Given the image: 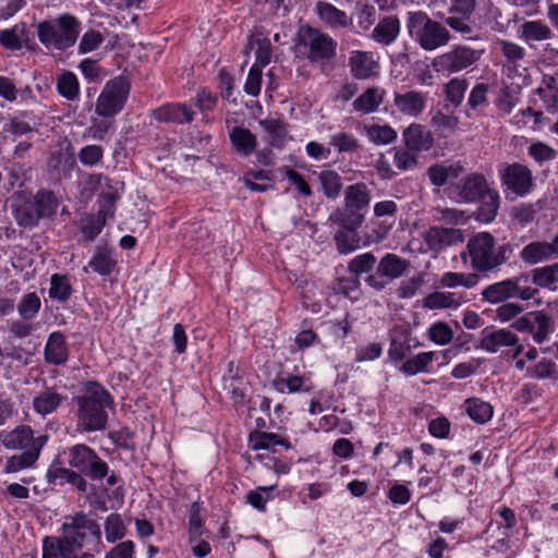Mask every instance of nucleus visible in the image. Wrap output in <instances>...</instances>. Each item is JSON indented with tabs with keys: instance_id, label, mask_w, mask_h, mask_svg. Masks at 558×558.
<instances>
[{
	"instance_id": "1",
	"label": "nucleus",
	"mask_w": 558,
	"mask_h": 558,
	"mask_svg": "<svg viewBox=\"0 0 558 558\" xmlns=\"http://www.w3.org/2000/svg\"><path fill=\"white\" fill-rule=\"evenodd\" d=\"M110 395L96 383H89L84 393L77 398V424L85 432L106 428L108 415L106 409L111 405Z\"/></svg>"
},
{
	"instance_id": "2",
	"label": "nucleus",
	"mask_w": 558,
	"mask_h": 558,
	"mask_svg": "<svg viewBox=\"0 0 558 558\" xmlns=\"http://www.w3.org/2000/svg\"><path fill=\"white\" fill-rule=\"evenodd\" d=\"M63 539L80 554L85 549L81 558H93L94 551H98L101 543L99 524L83 512L65 518L63 524Z\"/></svg>"
},
{
	"instance_id": "3",
	"label": "nucleus",
	"mask_w": 558,
	"mask_h": 558,
	"mask_svg": "<svg viewBox=\"0 0 558 558\" xmlns=\"http://www.w3.org/2000/svg\"><path fill=\"white\" fill-rule=\"evenodd\" d=\"M507 245H497L494 236L488 232H478L469 239L466 252L461 253L463 259L470 257L474 271L483 272L498 268L508 259Z\"/></svg>"
},
{
	"instance_id": "4",
	"label": "nucleus",
	"mask_w": 558,
	"mask_h": 558,
	"mask_svg": "<svg viewBox=\"0 0 558 558\" xmlns=\"http://www.w3.org/2000/svg\"><path fill=\"white\" fill-rule=\"evenodd\" d=\"M407 27L410 36L426 51L445 47L451 40L450 28L432 20L424 11L409 12Z\"/></svg>"
},
{
	"instance_id": "5",
	"label": "nucleus",
	"mask_w": 558,
	"mask_h": 558,
	"mask_svg": "<svg viewBox=\"0 0 558 558\" xmlns=\"http://www.w3.org/2000/svg\"><path fill=\"white\" fill-rule=\"evenodd\" d=\"M80 21L70 14H63L53 21L40 22L37 25L39 41L47 49L65 50L72 47L80 34Z\"/></svg>"
},
{
	"instance_id": "6",
	"label": "nucleus",
	"mask_w": 558,
	"mask_h": 558,
	"mask_svg": "<svg viewBox=\"0 0 558 558\" xmlns=\"http://www.w3.org/2000/svg\"><path fill=\"white\" fill-rule=\"evenodd\" d=\"M129 94L130 84L125 77L117 76L108 81L97 97L96 114L106 120L114 118L123 110Z\"/></svg>"
},
{
	"instance_id": "7",
	"label": "nucleus",
	"mask_w": 558,
	"mask_h": 558,
	"mask_svg": "<svg viewBox=\"0 0 558 558\" xmlns=\"http://www.w3.org/2000/svg\"><path fill=\"white\" fill-rule=\"evenodd\" d=\"M248 447L257 452L254 459L258 460L265 468L274 470L277 474L288 473L286 464H280L277 453V447L290 448L289 441L275 433H254L250 435Z\"/></svg>"
},
{
	"instance_id": "8",
	"label": "nucleus",
	"mask_w": 558,
	"mask_h": 558,
	"mask_svg": "<svg viewBox=\"0 0 558 558\" xmlns=\"http://www.w3.org/2000/svg\"><path fill=\"white\" fill-rule=\"evenodd\" d=\"M296 46L304 49L311 62L329 60L336 54V41L322 31L303 25L298 32Z\"/></svg>"
},
{
	"instance_id": "9",
	"label": "nucleus",
	"mask_w": 558,
	"mask_h": 558,
	"mask_svg": "<svg viewBox=\"0 0 558 558\" xmlns=\"http://www.w3.org/2000/svg\"><path fill=\"white\" fill-rule=\"evenodd\" d=\"M476 7V0H450L448 16L445 19V24L464 39H477V35H475V24L473 21Z\"/></svg>"
},
{
	"instance_id": "10",
	"label": "nucleus",
	"mask_w": 558,
	"mask_h": 558,
	"mask_svg": "<svg viewBox=\"0 0 558 558\" xmlns=\"http://www.w3.org/2000/svg\"><path fill=\"white\" fill-rule=\"evenodd\" d=\"M68 463L92 480H101L108 474V465L86 445H75L68 450Z\"/></svg>"
},
{
	"instance_id": "11",
	"label": "nucleus",
	"mask_w": 558,
	"mask_h": 558,
	"mask_svg": "<svg viewBox=\"0 0 558 558\" xmlns=\"http://www.w3.org/2000/svg\"><path fill=\"white\" fill-rule=\"evenodd\" d=\"M409 269V262L400 256L387 253L379 260L375 274L366 279L368 286L381 290L391 281L402 277Z\"/></svg>"
},
{
	"instance_id": "12",
	"label": "nucleus",
	"mask_w": 558,
	"mask_h": 558,
	"mask_svg": "<svg viewBox=\"0 0 558 558\" xmlns=\"http://www.w3.org/2000/svg\"><path fill=\"white\" fill-rule=\"evenodd\" d=\"M505 191H510L518 197H524L534 189L532 171L524 165L513 162L504 168L500 174Z\"/></svg>"
},
{
	"instance_id": "13",
	"label": "nucleus",
	"mask_w": 558,
	"mask_h": 558,
	"mask_svg": "<svg viewBox=\"0 0 558 558\" xmlns=\"http://www.w3.org/2000/svg\"><path fill=\"white\" fill-rule=\"evenodd\" d=\"M512 326L518 331L530 333L536 344L547 341L554 331V322L544 312L529 313L518 318Z\"/></svg>"
},
{
	"instance_id": "14",
	"label": "nucleus",
	"mask_w": 558,
	"mask_h": 558,
	"mask_svg": "<svg viewBox=\"0 0 558 558\" xmlns=\"http://www.w3.org/2000/svg\"><path fill=\"white\" fill-rule=\"evenodd\" d=\"M480 58V51L468 46H458L437 57L435 65L439 66L440 70L454 73L471 66Z\"/></svg>"
},
{
	"instance_id": "15",
	"label": "nucleus",
	"mask_w": 558,
	"mask_h": 558,
	"mask_svg": "<svg viewBox=\"0 0 558 558\" xmlns=\"http://www.w3.org/2000/svg\"><path fill=\"white\" fill-rule=\"evenodd\" d=\"M48 441L47 435L34 436V432L29 426L21 425L12 432L8 433L3 439V445L8 449H26V451H36L45 447Z\"/></svg>"
},
{
	"instance_id": "16",
	"label": "nucleus",
	"mask_w": 558,
	"mask_h": 558,
	"mask_svg": "<svg viewBox=\"0 0 558 558\" xmlns=\"http://www.w3.org/2000/svg\"><path fill=\"white\" fill-rule=\"evenodd\" d=\"M426 102V94L416 89L393 93V106L403 117L417 118L425 110Z\"/></svg>"
},
{
	"instance_id": "17",
	"label": "nucleus",
	"mask_w": 558,
	"mask_h": 558,
	"mask_svg": "<svg viewBox=\"0 0 558 558\" xmlns=\"http://www.w3.org/2000/svg\"><path fill=\"white\" fill-rule=\"evenodd\" d=\"M348 64L351 74L357 80L369 78L376 75L379 69L378 60L371 51H351Z\"/></svg>"
},
{
	"instance_id": "18",
	"label": "nucleus",
	"mask_w": 558,
	"mask_h": 558,
	"mask_svg": "<svg viewBox=\"0 0 558 558\" xmlns=\"http://www.w3.org/2000/svg\"><path fill=\"white\" fill-rule=\"evenodd\" d=\"M515 369L533 380H558V365L551 359L542 357L531 365H524V362L519 361L515 363Z\"/></svg>"
},
{
	"instance_id": "19",
	"label": "nucleus",
	"mask_w": 558,
	"mask_h": 558,
	"mask_svg": "<svg viewBox=\"0 0 558 558\" xmlns=\"http://www.w3.org/2000/svg\"><path fill=\"white\" fill-rule=\"evenodd\" d=\"M364 217L361 214H351L348 227L339 230L335 235L337 250L340 254H350L360 247V236L355 229L361 226Z\"/></svg>"
},
{
	"instance_id": "20",
	"label": "nucleus",
	"mask_w": 558,
	"mask_h": 558,
	"mask_svg": "<svg viewBox=\"0 0 558 558\" xmlns=\"http://www.w3.org/2000/svg\"><path fill=\"white\" fill-rule=\"evenodd\" d=\"M426 246L435 252H439L452 244L463 241L459 229L432 227L423 234Z\"/></svg>"
},
{
	"instance_id": "21",
	"label": "nucleus",
	"mask_w": 558,
	"mask_h": 558,
	"mask_svg": "<svg viewBox=\"0 0 558 558\" xmlns=\"http://www.w3.org/2000/svg\"><path fill=\"white\" fill-rule=\"evenodd\" d=\"M468 301L464 292L436 291L424 298L423 306L428 310H457Z\"/></svg>"
},
{
	"instance_id": "22",
	"label": "nucleus",
	"mask_w": 558,
	"mask_h": 558,
	"mask_svg": "<svg viewBox=\"0 0 558 558\" xmlns=\"http://www.w3.org/2000/svg\"><path fill=\"white\" fill-rule=\"evenodd\" d=\"M517 36L527 46L533 47L536 41L551 39L554 32L544 21L533 20L523 22L518 28Z\"/></svg>"
},
{
	"instance_id": "23",
	"label": "nucleus",
	"mask_w": 558,
	"mask_h": 558,
	"mask_svg": "<svg viewBox=\"0 0 558 558\" xmlns=\"http://www.w3.org/2000/svg\"><path fill=\"white\" fill-rule=\"evenodd\" d=\"M515 292H518V278H510L488 284L481 295L483 301L497 304L515 298Z\"/></svg>"
},
{
	"instance_id": "24",
	"label": "nucleus",
	"mask_w": 558,
	"mask_h": 558,
	"mask_svg": "<svg viewBox=\"0 0 558 558\" xmlns=\"http://www.w3.org/2000/svg\"><path fill=\"white\" fill-rule=\"evenodd\" d=\"M314 10L319 20L330 28H345L351 25V19L347 13L332 3L318 1Z\"/></svg>"
},
{
	"instance_id": "25",
	"label": "nucleus",
	"mask_w": 558,
	"mask_h": 558,
	"mask_svg": "<svg viewBox=\"0 0 558 558\" xmlns=\"http://www.w3.org/2000/svg\"><path fill=\"white\" fill-rule=\"evenodd\" d=\"M400 31L401 23L396 15L385 16L374 27L371 38L380 45L389 46L398 38Z\"/></svg>"
},
{
	"instance_id": "26",
	"label": "nucleus",
	"mask_w": 558,
	"mask_h": 558,
	"mask_svg": "<svg viewBox=\"0 0 558 558\" xmlns=\"http://www.w3.org/2000/svg\"><path fill=\"white\" fill-rule=\"evenodd\" d=\"M519 342L517 335L507 329H499L486 333L481 339V348L489 353H496L502 348L513 347L515 349Z\"/></svg>"
},
{
	"instance_id": "27",
	"label": "nucleus",
	"mask_w": 558,
	"mask_h": 558,
	"mask_svg": "<svg viewBox=\"0 0 558 558\" xmlns=\"http://www.w3.org/2000/svg\"><path fill=\"white\" fill-rule=\"evenodd\" d=\"M490 187L484 175L470 174L462 184L459 186V197L461 201L470 203L475 202L482 197Z\"/></svg>"
},
{
	"instance_id": "28",
	"label": "nucleus",
	"mask_w": 558,
	"mask_h": 558,
	"mask_svg": "<svg viewBox=\"0 0 558 558\" xmlns=\"http://www.w3.org/2000/svg\"><path fill=\"white\" fill-rule=\"evenodd\" d=\"M403 141L410 150H428L433 145V136L424 126L411 124L403 132Z\"/></svg>"
},
{
	"instance_id": "29",
	"label": "nucleus",
	"mask_w": 558,
	"mask_h": 558,
	"mask_svg": "<svg viewBox=\"0 0 558 558\" xmlns=\"http://www.w3.org/2000/svg\"><path fill=\"white\" fill-rule=\"evenodd\" d=\"M386 96V90L380 87H369L362 93L352 104L353 109L362 114L377 111Z\"/></svg>"
},
{
	"instance_id": "30",
	"label": "nucleus",
	"mask_w": 558,
	"mask_h": 558,
	"mask_svg": "<svg viewBox=\"0 0 558 558\" xmlns=\"http://www.w3.org/2000/svg\"><path fill=\"white\" fill-rule=\"evenodd\" d=\"M154 117L159 122L185 123L193 119V111L185 105H165L154 111Z\"/></svg>"
},
{
	"instance_id": "31",
	"label": "nucleus",
	"mask_w": 558,
	"mask_h": 558,
	"mask_svg": "<svg viewBox=\"0 0 558 558\" xmlns=\"http://www.w3.org/2000/svg\"><path fill=\"white\" fill-rule=\"evenodd\" d=\"M480 283L477 271L456 272L446 271L439 278V286L445 289H473Z\"/></svg>"
},
{
	"instance_id": "32",
	"label": "nucleus",
	"mask_w": 558,
	"mask_h": 558,
	"mask_svg": "<svg viewBox=\"0 0 558 558\" xmlns=\"http://www.w3.org/2000/svg\"><path fill=\"white\" fill-rule=\"evenodd\" d=\"M45 360L48 363L59 365L68 360V349L65 345L64 336L54 331L49 335L48 340L45 345Z\"/></svg>"
},
{
	"instance_id": "33",
	"label": "nucleus",
	"mask_w": 558,
	"mask_h": 558,
	"mask_svg": "<svg viewBox=\"0 0 558 558\" xmlns=\"http://www.w3.org/2000/svg\"><path fill=\"white\" fill-rule=\"evenodd\" d=\"M555 255V248L547 242H532L520 252L521 259L530 265L541 263Z\"/></svg>"
},
{
	"instance_id": "34",
	"label": "nucleus",
	"mask_w": 558,
	"mask_h": 558,
	"mask_svg": "<svg viewBox=\"0 0 558 558\" xmlns=\"http://www.w3.org/2000/svg\"><path fill=\"white\" fill-rule=\"evenodd\" d=\"M464 411L477 424H485L492 420L494 409L492 404L480 398H469L464 401Z\"/></svg>"
},
{
	"instance_id": "35",
	"label": "nucleus",
	"mask_w": 558,
	"mask_h": 558,
	"mask_svg": "<svg viewBox=\"0 0 558 558\" xmlns=\"http://www.w3.org/2000/svg\"><path fill=\"white\" fill-rule=\"evenodd\" d=\"M344 202L347 209L355 214L354 210L359 211L366 208L371 202L369 191L365 184H353L345 189Z\"/></svg>"
},
{
	"instance_id": "36",
	"label": "nucleus",
	"mask_w": 558,
	"mask_h": 558,
	"mask_svg": "<svg viewBox=\"0 0 558 558\" xmlns=\"http://www.w3.org/2000/svg\"><path fill=\"white\" fill-rule=\"evenodd\" d=\"M481 204L477 208V219L481 222H492L499 208L500 196L496 190L489 189L482 197L478 198Z\"/></svg>"
},
{
	"instance_id": "37",
	"label": "nucleus",
	"mask_w": 558,
	"mask_h": 558,
	"mask_svg": "<svg viewBox=\"0 0 558 558\" xmlns=\"http://www.w3.org/2000/svg\"><path fill=\"white\" fill-rule=\"evenodd\" d=\"M41 558H81L63 538H45Z\"/></svg>"
},
{
	"instance_id": "38",
	"label": "nucleus",
	"mask_w": 558,
	"mask_h": 558,
	"mask_svg": "<svg viewBox=\"0 0 558 558\" xmlns=\"http://www.w3.org/2000/svg\"><path fill=\"white\" fill-rule=\"evenodd\" d=\"M230 141L236 151L250 156L256 148V136L247 129L235 126L230 132Z\"/></svg>"
},
{
	"instance_id": "39",
	"label": "nucleus",
	"mask_w": 558,
	"mask_h": 558,
	"mask_svg": "<svg viewBox=\"0 0 558 558\" xmlns=\"http://www.w3.org/2000/svg\"><path fill=\"white\" fill-rule=\"evenodd\" d=\"M436 353L433 351L421 352L411 359H408L400 366V372L408 376H414L418 373H428Z\"/></svg>"
},
{
	"instance_id": "40",
	"label": "nucleus",
	"mask_w": 558,
	"mask_h": 558,
	"mask_svg": "<svg viewBox=\"0 0 558 558\" xmlns=\"http://www.w3.org/2000/svg\"><path fill=\"white\" fill-rule=\"evenodd\" d=\"M65 398L51 389L38 393L33 399L34 410L45 416L56 411Z\"/></svg>"
},
{
	"instance_id": "41",
	"label": "nucleus",
	"mask_w": 558,
	"mask_h": 558,
	"mask_svg": "<svg viewBox=\"0 0 558 558\" xmlns=\"http://www.w3.org/2000/svg\"><path fill=\"white\" fill-rule=\"evenodd\" d=\"M116 264V259L113 258L110 251L99 248L88 262V265L83 268V270L86 272L88 268H92L100 276H108L113 271Z\"/></svg>"
},
{
	"instance_id": "42",
	"label": "nucleus",
	"mask_w": 558,
	"mask_h": 558,
	"mask_svg": "<svg viewBox=\"0 0 558 558\" xmlns=\"http://www.w3.org/2000/svg\"><path fill=\"white\" fill-rule=\"evenodd\" d=\"M462 172L459 165H433L427 170L430 182L436 186L445 185L449 180L456 179Z\"/></svg>"
},
{
	"instance_id": "43",
	"label": "nucleus",
	"mask_w": 558,
	"mask_h": 558,
	"mask_svg": "<svg viewBox=\"0 0 558 558\" xmlns=\"http://www.w3.org/2000/svg\"><path fill=\"white\" fill-rule=\"evenodd\" d=\"M364 133L375 145H388L397 138V132L390 125H364Z\"/></svg>"
},
{
	"instance_id": "44",
	"label": "nucleus",
	"mask_w": 558,
	"mask_h": 558,
	"mask_svg": "<svg viewBox=\"0 0 558 558\" xmlns=\"http://www.w3.org/2000/svg\"><path fill=\"white\" fill-rule=\"evenodd\" d=\"M259 125L268 134L269 143L275 147L283 146L287 140V130L279 119L267 118L259 120Z\"/></svg>"
},
{
	"instance_id": "45",
	"label": "nucleus",
	"mask_w": 558,
	"mask_h": 558,
	"mask_svg": "<svg viewBox=\"0 0 558 558\" xmlns=\"http://www.w3.org/2000/svg\"><path fill=\"white\" fill-rule=\"evenodd\" d=\"M247 48L255 50L256 62L254 64H257L260 69L269 64L272 51L268 38L256 34L252 36Z\"/></svg>"
},
{
	"instance_id": "46",
	"label": "nucleus",
	"mask_w": 558,
	"mask_h": 558,
	"mask_svg": "<svg viewBox=\"0 0 558 558\" xmlns=\"http://www.w3.org/2000/svg\"><path fill=\"white\" fill-rule=\"evenodd\" d=\"M49 476L53 481H58L60 484L70 483L76 487L80 492L85 493L87 489V483L83 476L70 469L63 466L51 468L49 470Z\"/></svg>"
},
{
	"instance_id": "47",
	"label": "nucleus",
	"mask_w": 558,
	"mask_h": 558,
	"mask_svg": "<svg viewBox=\"0 0 558 558\" xmlns=\"http://www.w3.org/2000/svg\"><path fill=\"white\" fill-rule=\"evenodd\" d=\"M106 541L116 543L126 535V526L123 519L118 513H110L104 523Z\"/></svg>"
},
{
	"instance_id": "48",
	"label": "nucleus",
	"mask_w": 558,
	"mask_h": 558,
	"mask_svg": "<svg viewBox=\"0 0 558 558\" xmlns=\"http://www.w3.org/2000/svg\"><path fill=\"white\" fill-rule=\"evenodd\" d=\"M34 202L39 219L50 217L56 213L59 206V201L54 194L46 190L39 191L36 194Z\"/></svg>"
},
{
	"instance_id": "49",
	"label": "nucleus",
	"mask_w": 558,
	"mask_h": 558,
	"mask_svg": "<svg viewBox=\"0 0 558 558\" xmlns=\"http://www.w3.org/2000/svg\"><path fill=\"white\" fill-rule=\"evenodd\" d=\"M57 88L60 95L68 100H74L80 95V83L72 72H64L58 77Z\"/></svg>"
},
{
	"instance_id": "50",
	"label": "nucleus",
	"mask_w": 558,
	"mask_h": 558,
	"mask_svg": "<svg viewBox=\"0 0 558 558\" xmlns=\"http://www.w3.org/2000/svg\"><path fill=\"white\" fill-rule=\"evenodd\" d=\"M427 338L437 345H446L453 339L452 328L445 322L438 320L426 330Z\"/></svg>"
},
{
	"instance_id": "51",
	"label": "nucleus",
	"mask_w": 558,
	"mask_h": 558,
	"mask_svg": "<svg viewBox=\"0 0 558 558\" xmlns=\"http://www.w3.org/2000/svg\"><path fill=\"white\" fill-rule=\"evenodd\" d=\"M324 194L328 198H337L342 189L341 177L335 170H324L319 173Z\"/></svg>"
},
{
	"instance_id": "52",
	"label": "nucleus",
	"mask_w": 558,
	"mask_h": 558,
	"mask_svg": "<svg viewBox=\"0 0 558 558\" xmlns=\"http://www.w3.org/2000/svg\"><path fill=\"white\" fill-rule=\"evenodd\" d=\"M41 307L40 298L35 292L24 294L19 304L17 313L24 320L33 319Z\"/></svg>"
},
{
	"instance_id": "53",
	"label": "nucleus",
	"mask_w": 558,
	"mask_h": 558,
	"mask_svg": "<svg viewBox=\"0 0 558 558\" xmlns=\"http://www.w3.org/2000/svg\"><path fill=\"white\" fill-rule=\"evenodd\" d=\"M72 294V288L66 276L54 274L50 278L49 296L60 302L66 301Z\"/></svg>"
},
{
	"instance_id": "54",
	"label": "nucleus",
	"mask_w": 558,
	"mask_h": 558,
	"mask_svg": "<svg viewBox=\"0 0 558 558\" xmlns=\"http://www.w3.org/2000/svg\"><path fill=\"white\" fill-rule=\"evenodd\" d=\"M533 282L542 288H550L558 282V264L535 268L532 271Z\"/></svg>"
},
{
	"instance_id": "55",
	"label": "nucleus",
	"mask_w": 558,
	"mask_h": 558,
	"mask_svg": "<svg viewBox=\"0 0 558 558\" xmlns=\"http://www.w3.org/2000/svg\"><path fill=\"white\" fill-rule=\"evenodd\" d=\"M468 89V82L464 78L454 77L444 88L446 99L453 106H459Z\"/></svg>"
},
{
	"instance_id": "56",
	"label": "nucleus",
	"mask_w": 558,
	"mask_h": 558,
	"mask_svg": "<svg viewBox=\"0 0 558 558\" xmlns=\"http://www.w3.org/2000/svg\"><path fill=\"white\" fill-rule=\"evenodd\" d=\"M38 457L39 452L36 451H25L21 454L12 456L5 463V472L15 473L23 469H27L34 465Z\"/></svg>"
},
{
	"instance_id": "57",
	"label": "nucleus",
	"mask_w": 558,
	"mask_h": 558,
	"mask_svg": "<svg viewBox=\"0 0 558 558\" xmlns=\"http://www.w3.org/2000/svg\"><path fill=\"white\" fill-rule=\"evenodd\" d=\"M329 145L339 153H353L360 148V142L353 135L345 132H338L330 136Z\"/></svg>"
},
{
	"instance_id": "58",
	"label": "nucleus",
	"mask_w": 558,
	"mask_h": 558,
	"mask_svg": "<svg viewBox=\"0 0 558 558\" xmlns=\"http://www.w3.org/2000/svg\"><path fill=\"white\" fill-rule=\"evenodd\" d=\"M13 213L19 225L23 227H33L39 220L35 202H26L25 204L16 206Z\"/></svg>"
},
{
	"instance_id": "59",
	"label": "nucleus",
	"mask_w": 558,
	"mask_h": 558,
	"mask_svg": "<svg viewBox=\"0 0 558 558\" xmlns=\"http://www.w3.org/2000/svg\"><path fill=\"white\" fill-rule=\"evenodd\" d=\"M498 46L508 63L515 64L525 57L524 48L517 43L501 39Z\"/></svg>"
},
{
	"instance_id": "60",
	"label": "nucleus",
	"mask_w": 558,
	"mask_h": 558,
	"mask_svg": "<svg viewBox=\"0 0 558 558\" xmlns=\"http://www.w3.org/2000/svg\"><path fill=\"white\" fill-rule=\"evenodd\" d=\"M420 345V342H415L411 345L410 340H399L392 339L388 349V357L392 362L402 361L412 350V348H416Z\"/></svg>"
},
{
	"instance_id": "61",
	"label": "nucleus",
	"mask_w": 558,
	"mask_h": 558,
	"mask_svg": "<svg viewBox=\"0 0 558 558\" xmlns=\"http://www.w3.org/2000/svg\"><path fill=\"white\" fill-rule=\"evenodd\" d=\"M376 264V257L373 253H363L360 255H356L351 262L349 263V270L352 274L361 275L364 272H368L374 268Z\"/></svg>"
},
{
	"instance_id": "62",
	"label": "nucleus",
	"mask_w": 558,
	"mask_h": 558,
	"mask_svg": "<svg viewBox=\"0 0 558 558\" xmlns=\"http://www.w3.org/2000/svg\"><path fill=\"white\" fill-rule=\"evenodd\" d=\"M104 41V35L96 29L87 31L81 38L77 50L85 54L96 50Z\"/></svg>"
},
{
	"instance_id": "63",
	"label": "nucleus",
	"mask_w": 558,
	"mask_h": 558,
	"mask_svg": "<svg viewBox=\"0 0 558 558\" xmlns=\"http://www.w3.org/2000/svg\"><path fill=\"white\" fill-rule=\"evenodd\" d=\"M277 484L270 486H259L247 494V502L259 511L265 510L266 502L270 499L269 492L275 489Z\"/></svg>"
},
{
	"instance_id": "64",
	"label": "nucleus",
	"mask_w": 558,
	"mask_h": 558,
	"mask_svg": "<svg viewBox=\"0 0 558 558\" xmlns=\"http://www.w3.org/2000/svg\"><path fill=\"white\" fill-rule=\"evenodd\" d=\"M104 149L99 145H87L78 153L80 161L86 167H93L101 162Z\"/></svg>"
}]
</instances>
